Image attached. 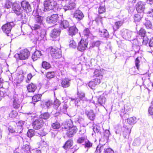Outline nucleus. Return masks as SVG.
<instances>
[{
    "instance_id": "nucleus-1",
    "label": "nucleus",
    "mask_w": 153,
    "mask_h": 153,
    "mask_svg": "<svg viewBox=\"0 0 153 153\" xmlns=\"http://www.w3.org/2000/svg\"><path fill=\"white\" fill-rule=\"evenodd\" d=\"M30 55L29 51L27 49H25L22 50L19 53L15 54L14 57L17 59L20 60H25L27 59Z\"/></svg>"
},
{
    "instance_id": "nucleus-2",
    "label": "nucleus",
    "mask_w": 153,
    "mask_h": 153,
    "mask_svg": "<svg viewBox=\"0 0 153 153\" xmlns=\"http://www.w3.org/2000/svg\"><path fill=\"white\" fill-rule=\"evenodd\" d=\"M68 124H67V127L65 128L63 131H66V134L68 137H71L76 133L77 128L76 126H73L72 123L70 124V126Z\"/></svg>"
},
{
    "instance_id": "nucleus-3",
    "label": "nucleus",
    "mask_w": 153,
    "mask_h": 153,
    "mask_svg": "<svg viewBox=\"0 0 153 153\" xmlns=\"http://www.w3.org/2000/svg\"><path fill=\"white\" fill-rule=\"evenodd\" d=\"M50 53L53 58L55 59H59L61 57V51L58 48H50Z\"/></svg>"
},
{
    "instance_id": "nucleus-4",
    "label": "nucleus",
    "mask_w": 153,
    "mask_h": 153,
    "mask_svg": "<svg viewBox=\"0 0 153 153\" xmlns=\"http://www.w3.org/2000/svg\"><path fill=\"white\" fill-rule=\"evenodd\" d=\"M146 3L142 1H140L137 2L136 5V9L138 13H144V11L145 9Z\"/></svg>"
},
{
    "instance_id": "nucleus-5",
    "label": "nucleus",
    "mask_w": 153,
    "mask_h": 153,
    "mask_svg": "<svg viewBox=\"0 0 153 153\" xmlns=\"http://www.w3.org/2000/svg\"><path fill=\"white\" fill-rule=\"evenodd\" d=\"M12 11L18 16L21 15L23 12V10L21 9L20 5L17 3H14L13 4L12 6Z\"/></svg>"
},
{
    "instance_id": "nucleus-6",
    "label": "nucleus",
    "mask_w": 153,
    "mask_h": 153,
    "mask_svg": "<svg viewBox=\"0 0 153 153\" xmlns=\"http://www.w3.org/2000/svg\"><path fill=\"white\" fill-rule=\"evenodd\" d=\"M44 122L41 118H39L35 120L33 123V128L35 129H39L40 128L43 126Z\"/></svg>"
},
{
    "instance_id": "nucleus-7",
    "label": "nucleus",
    "mask_w": 153,
    "mask_h": 153,
    "mask_svg": "<svg viewBox=\"0 0 153 153\" xmlns=\"http://www.w3.org/2000/svg\"><path fill=\"white\" fill-rule=\"evenodd\" d=\"M88 45V43L86 40L81 39L78 43L77 49L80 51H83L86 49Z\"/></svg>"
},
{
    "instance_id": "nucleus-8",
    "label": "nucleus",
    "mask_w": 153,
    "mask_h": 153,
    "mask_svg": "<svg viewBox=\"0 0 153 153\" xmlns=\"http://www.w3.org/2000/svg\"><path fill=\"white\" fill-rule=\"evenodd\" d=\"M58 18L59 17L57 14H53L47 17L46 19V21L49 23L54 24L58 21Z\"/></svg>"
},
{
    "instance_id": "nucleus-9",
    "label": "nucleus",
    "mask_w": 153,
    "mask_h": 153,
    "mask_svg": "<svg viewBox=\"0 0 153 153\" xmlns=\"http://www.w3.org/2000/svg\"><path fill=\"white\" fill-rule=\"evenodd\" d=\"M21 4L22 7L26 12H29L31 11L30 5L27 1L25 0L22 1Z\"/></svg>"
},
{
    "instance_id": "nucleus-10",
    "label": "nucleus",
    "mask_w": 153,
    "mask_h": 153,
    "mask_svg": "<svg viewBox=\"0 0 153 153\" xmlns=\"http://www.w3.org/2000/svg\"><path fill=\"white\" fill-rule=\"evenodd\" d=\"M12 28V26L10 23H8L7 24L3 25L2 28L3 32L5 33L7 36L10 33Z\"/></svg>"
},
{
    "instance_id": "nucleus-11",
    "label": "nucleus",
    "mask_w": 153,
    "mask_h": 153,
    "mask_svg": "<svg viewBox=\"0 0 153 153\" xmlns=\"http://www.w3.org/2000/svg\"><path fill=\"white\" fill-rule=\"evenodd\" d=\"M52 1H45L44 3V10L45 11H47L53 9V6L55 4L52 3Z\"/></svg>"
},
{
    "instance_id": "nucleus-12",
    "label": "nucleus",
    "mask_w": 153,
    "mask_h": 153,
    "mask_svg": "<svg viewBox=\"0 0 153 153\" xmlns=\"http://www.w3.org/2000/svg\"><path fill=\"white\" fill-rule=\"evenodd\" d=\"M84 16L82 12L79 10H76L74 12V17L78 21L82 19Z\"/></svg>"
},
{
    "instance_id": "nucleus-13",
    "label": "nucleus",
    "mask_w": 153,
    "mask_h": 153,
    "mask_svg": "<svg viewBox=\"0 0 153 153\" xmlns=\"http://www.w3.org/2000/svg\"><path fill=\"white\" fill-rule=\"evenodd\" d=\"M75 4L74 2V1H71L68 2V4L64 6V9L65 10H71L73 9L75 7Z\"/></svg>"
},
{
    "instance_id": "nucleus-14",
    "label": "nucleus",
    "mask_w": 153,
    "mask_h": 153,
    "mask_svg": "<svg viewBox=\"0 0 153 153\" xmlns=\"http://www.w3.org/2000/svg\"><path fill=\"white\" fill-rule=\"evenodd\" d=\"M60 33V30L58 29H53L51 33V36L53 39L58 37Z\"/></svg>"
},
{
    "instance_id": "nucleus-15",
    "label": "nucleus",
    "mask_w": 153,
    "mask_h": 153,
    "mask_svg": "<svg viewBox=\"0 0 153 153\" xmlns=\"http://www.w3.org/2000/svg\"><path fill=\"white\" fill-rule=\"evenodd\" d=\"M100 82V80L98 78L93 79L88 84L89 86L92 88L97 85H98Z\"/></svg>"
},
{
    "instance_id": "nucleus-16",
    "label": "nucleus",
    "mask_w": 153,
    "mask_h": 153,
    "mask_svg": "<svg viewBox=\"0 0 153 153\" xmlns=\"http://www.w3.org/2000/svg\"><path fill=\"white\" fill-rule=\"evenodd\" d=\"M132 32L127 30H123L122 31V35L123 38L125 39H128L131 36Z\"/></svg>"
},
{
    "instance_id": "nucleus-17",
    "label": "nucleus",
    "mask_w": 153,
    "mask_h": 153,
    "mask_svg": "<svg viewBox=\"0 0 153 153\" xmlns=\"http://www.w3.org/2000/svg\"><path fill=\"white\" fill-rule=\"evenodd\" d=\"M70 84V80L68 78H65L62 80L61 85L63 88H67Z\"/></svg>"
},
{
    "instance_id": "nucleus-18",
    "label": "nucleus",
    "mask_w": 153,
    "mask_h": 153,
    "mask_svg": "<svg viewBox=\"0 0 153 153\" xmlns=\"http://www.w3.org/2000/svg\"><path fill=\"white\" fill-rule=\"evenodd\" d=\"M42 55L41 51L38 50H36L33 54L32 58L33 61L37 60Z\"/></svg>"
},
{
    "instance_id": "nucleus-19",
    "label": "nucleus",
    "mask_w": 153,
    "mask_h": 153,
    "mask_svg": "<svg viewBox=\"0 0 153 153\" xmlns=\"http://www.w3.org/2000/svg\"><path fill=\"white\" fill-rule=\"evenodd\" d=\"M78 32V30L76 27L73 26L70 27L68 30L69 34L71 36H73L75 35Z\"/></svg>"
},
{
    "instance_id": "nucleus-20",
    "label": "nucleus",
    "mask_w": 153,
    "mask_h": 153,
    "mask_svg": "<svg viewBox=\"0 0 153 153\" xmlns=\"http://www.w3.org/2000/svg\"><path fill=\"white\" fill-rule=\"evenodd\" d=\"M27 88L28 92H33L36 89V86L35 85L32 83L27 86Z\"/></svg>"
},
{
    "instance_id": "nucleus-21",
    "label": "nucleus",
    "mask_w": 153,
    "mask_h": 153,
    "mask_svg": "<svg viewBox=\"0 0 153 153\" xmlns=\"http://www.w3.org/2000/svg\"><path fill=\"white\" fill-rule=\"evenodd\" d=\"M73 144V142L71 140H68L66 142L63 147L65 149L67 150L68 149L71 148Z\"/></svg>"
},
{
    "instance_id": "nucleus-22",
    "label": "nucleus",
    "mask_w": 153,
    "mask_h": 153,
    "mask_svg": "<svg viewBox=\"0 0 153 153\" xmlns=\"http://www.w3.org/2000/svg\"><path fill=\"white\" fill-rule=\"evenodd\" d=\"M40 26L39 25L35 24L33 25V26H32V30H38L37 31V34L38 35H39L41 37H42L44 36L43 35H42L41 34L39 33L40 31Z\"/></svg>"
},
{
    "instance_id": "nucleus-23",
    "label": "nucleus",
    "mask_w": 153,
    "mask_h": 153,
    "mask_svg": "<svg viewBox=\"0 0 153 153\" xmlns=\"http://www.w3.org/2000/svg\"><path fill=\"white\" fill-rule=\"evenodd\" d=\"M143 14H137L134 15V19L135 22H139L140 21L143 17Z\"/></svg>"
},
{
    "instance_id": "nucleus-24",
    "label": "nucleus",
    "mask_w": 153,
    "mask_h": 153,
    "mask_svg": "<svg viewBox=\"0 0 153 153\" xmlns=\"http://www.w3.org/2000/svg\"><path fill=\"white\" fill-rule=\"evenodd\" d=\"M69 26V23L66 20H64L62 21L60 24L61 27L64 28H66Z\"/></svg>"
},
{
    "instance_id": "nucleus-25",
    "label": "nucleus",
    "mask_w": 153,
    "mask_h": 153,
    "mask_svg": "<svg viewBox=\"0 0 153 153\" xmlns=\"http://www.w3.org/2000/svg\"><path fill=\"white\" fill-rule=\"evenodd\" d=\"M87 116L88 118L91 120H93L95 118V115L93 110H90L88 113Z\"/></svg>"
},
{
    "instance_id": "nucleus-26",
    "label": "nucleus",
    "mask_w": 153,
    "mask_h": 153,
    "mask_svg": "<svg viewBox=\"0 0 153 153\" xmlns=\"http://www.w3.org/2000/svg\"><path fill=\"white\" fill-rule=\"evenodd\" d=\"M122 22L121 21L116 22L115 25L113 26L114 30H116L117 29H118L122 25Z\"/></svg>"
},
{
    "instance_id": "nucleus-27",
    "label": "nucleus",
    "mask_w": 153,
    "mask_h": 153,
    "mask_svg": "<svg viewBox=\"0 0 153 153\" xmlns=\"http://www.w3.org/2000/svg\"><path fill=\"white\" fill-rule=\"evenodd\" d=\"M136 118L135 117H132L128 118L127 119L128 123L130 125H133L136 123Z\"/></svg>"
},
{
    "instance_id": "nucleus-28",
    "label": "nucleus",
    "mask_w": 153,
    "mask_h": 153,
    "mask_svg": "<svg viewBox=\"0 0 153 153\" xmlns=\"http://www.w3.org/2000/svg\"><path fill=\"white\" fill-rule=\"evenodd\" d=\"M50 117V115L48 113H45L40 116L39 118L43 119L45 120L48 119Z\"/></svg>"
},
{
    "instance_id": "nucleus-29",
    "label": "nucleus",
    "mask_w": 153,
    "mask_h": 153,
    "mask_svg": "<svg viewBox=\"0 0 153 153\" xmlns=\"http://www.w3.org/2000/svg\"><path fill=\"white\" fill-rule=\"evenodd\" d=\"M42 67L46 69H49L51 67V65L49 63L46 62H43L42 64Z\"/></svg>"
},
{
    "instance_id": "nucleus-30",
    "label": "nucleus",
    "mask_w": 153,
    "mask_h": 153,
    "mask_svg": "<svg viewBox=\"0 0 153 153\" xmlns=\"http://www.w3.org/2000/svg\"><path fill=\"white\" fill-rule=\"evenodd\" d=\"M83 34L87 38L91 35V34L88 28H86L83 31Z\"/></svg>"
},
{
    "instance_id": "nucleus-31",
    "label": "nucleus",
    "mask_w": 153,
    "mask_h": 153,
    "mask_svg": "<svg viewBox=\"0 0 153 153\" xmlns=\"http://www.w3.org/2000/svg\"><path fill=\"white\" fill-rule=\"evenodd\" d=\"M41 95L37 94L34 95L32 98L33 101V102H37L40 100Z\"/></svg>"
},
{
    "instance_id": "nucleus-32",
    "label": "nucleus",
    "mask_w": 153,
    "mask_h": 153,
    "mask_svg": "<svg viewBox=\"0 0 153 153\" xmlns=\"http://www.w3.org/2000/svg\"><path fill=\"white\" fill-rule=\"evenodd\" d=\"M101 32V35H102L104 37H108V33L107 30L103 29L102 30L100 31Z\"/></svg>"
},
{
    "instance_id": "nucleus-33",
    "label": "nucleus",
    "mask_w": 153,
    "mask_h": 153,
    "mask_svg": "<svg viewBox=\"0 0 153 153\" xmlns=\"http://www.w3.org/2000/svg\"><path fill=\"white\" fill-rule=\"evenodd\" d=\"M46 75L47 78L51 79L54 77V73L53 72H48L46 73Z\"/></svg>"
},
{
    "instance_id": "nucleus-34",
    "label": "nucleus",
    "mask_w": 153,
    "mask_h": 153,
    "mask_svg": "<svg viewBox=\"0 0 153 153\" xmlns=\"http://www.w3.org/2000/svg\"><path fill=\"white\" fill-rule=\"evenodd\" d=\"M17 112L15 111H12L9 114V117L12 118H15L17 115Z\"/></svg>"
},
{
    "instance_id": "nucleus-35",
    "label": "nucleus",
    "mask_w": 153,
    "mask_h": 153,
    "mask_svg": "<svg viewBox=\"0 0 153 153\" xmlns=\"http://www.w3.org/2000/svg\"><path fill=\"white\" fill-rule=\"evenodd\" d=\"M13 105L14 108H17L20 106L19 102L15 99H14L13 100Z\"/></svg>"
},
{
    "instance_id": "nucleus-36",
    "label": "nucleus",
    "mask_w": 153,
    "mask_h": 153,
    "mask_svg": "<svg viewBox=\"0 0 153 153\" xmlns=\"http://www.w3.org/2000/svg\"><path fill=\"white\" fill-rule=\"evenodd\" d=\"M77 95L78 97L81 100L83 99L85 97L84 93L81 91H78Z\"/></svg>"
},
{
    "instance_id": "nucleus-37",
    "label": "nucleus",
    "mask_w": 153,
    "mask_h": 153,
    "mask_svg": "<svg viewBox=\"0 0 153 153\" xmlns=\"http://www.w3.org/2000/svg\"><path fill=\"white\" fill-rule=\"evenodd\" d=\"M34 135V130L32 129H30L28 131L27 133V136L29 137H31Z\"/></svg>"
},
{
    "instance_id": "nucleus-38",
    "label": "nucleus",
    "mask_w": 153,
    "mask_h": 153,
    "mask_svg": "<svg viewBox=\"0 0 153 153\" xmlns=\"http://www.w3.org/2000/svg\"><path fill=\"white\" fill-rule=\"evenodd\" d=\"M10 0V1H7L5 4V7L7 9L10 8L12 6H13V4L12 2L11 1L12 0Z\"/></svg>"
},
{
    "instance_id": "nucleus-39",
    "label": "nucleus",
    "mask_w": 153,
    "mask_h": 153,
    "mask_svg": "<svg viewBox=\"0 0 153 153\" xmlns=\"http://www.w3.org/2000/svg\"><path fill=\"white\" fill-rule=\"evenodd\" d=\"M94 75L96 76H101L102 77V75L101 74V70L98 69H96L94 72Z\"/></svg>"
},
{
    "instance_id": "nucleus-40",
    "label": "nucleus",
    "mask_w": 153,
    "mask_h": 153,
    "mask_svg": "<svg viewBox=\"0 0 153 153\" xmlns=\"http://www.w3.org/2000/svg\"><path fill=\"white\" fill-rule=\"evenodd\" d=\"M146 32L144 29H141L139 31V35L142 37H144Z\"/></svg>"
},
{
    "instance_id": "nucleus-41",
    "label": "nucleus",
    "mask_w": 153,
    "mask_h": 153,
    "mask_svg": "<svg viewBox=\"0 0 153 153\" xmlns=\"http://www.w3.org/2000/svg\"><path fill=\"white\" fill-rule=\"evenodd\" d=\"M52 127L54 129H58L60 127V124L58 122H56L52 124Z\"/></svg>"
},
{
    "instance_id": "nucleus-42",
    "label": "nucleus",
    "mask_w": 153,
    "mask_h": 153,
    "mask_svg": "<svg viewBox=\"0 0 153 153\" xmlns=\"http://www.w3.org/2000/svg\"><path fill=\"white\" fill-rule=\"evenodd\" d=\"M69 46L70 47L75 48L76 47V43L74 40H71L70 42Z\"/></svg>"
},
{
    "instance_id": "nucleus-43",
    "label": "nucleus",
    "mask_w": 153,
    "mask_h": 153,
    "mask_svg": "<svg viewBox=\"0 0 153 153\" xmlns=\"http://www.w3.org/2000/svg\"><path fill=\"white\" fill-rule=\"evenodd\" d=\"M105 98L103 97H100L98 99V101L99 104L101 105L104 103L105 102Z\"/></svg>"
},
{
    "instance_id": "nucleus-44",
    "label": "nucleus",
    "mask_w": 153,
    "mask_h": 153,
    "mask_svg": "<svg viewBox=\"0 0 153 153\" xmlns=\"http://www.w3.org/2000/svg\"><path fill=\"white\" fill-rule=\"evenodd\" d=\"M85 140L84 137H80L78 139L77 142L79 143H82Z\"/></svg>"
},
{
    "instance_id": "nucleus-45",
    "label": "nucleus",
    "mask_w": 153,
    "mask_h": 153,
    "mask_svg": "<svg viewBox=\"0 0 153 153\" xmlns=\"http://www.w3.org/2000/svg\"><path fill=\"white\" fill-rule=\"evenodd\" d=\"M100 129V127L97 126H96L93 128V131L95 133L99 132Z\"/></svg>"
},
{
    "instance_id": "nucleus-46",
    "label": "nucleus",
    "mask_w": 153,
    "mask_h": 153,
    "mask_svg": "<svg viewBox=\"0 0 153 153\" xmlns=\"http://www.w3.org/2000/svg\"><path fill=\"white\" fill-rule=\"evenodd\" d=\"M60 102L59 100L57 99H56L54 102L53 104L57 107L60 105Z\"/></svg>"
},
{
    "instance_id": "nucleus-47",
    "label": "nucleus",
    "mask_w": 153,
    "mask_h": 153,
    "mask_svg": "<svg viewBox=\"0 0 153 153\" xmlns=\"http://www.w3.org/2000/svg\"><path fill=\"white\" fill-rule=\"evenodd\" d=\"M105 11V9L103 7H100L99 8V12L100 14L103 13Z\"/></svg>"
},
{
    "instance_id": "nucleus-48",
    "label": "nucleus",
    "mask_w": 153,
    "mask_h": 153,
    "mask_svg": "<svg viewBox=\"0 0 153 153\" xmlns=\"http://www.w3.org/2000/svg\"><path fill=\"white\" fill-rule=\"evenodd\" d=\"M105 153H114V151L111 148H108L104 149Z\"/></svg>"
},
{
    "instance_id": "nucleus-49",
    "label": "nucleus",
    "mask_w": 153,
    "mask_h": 153,
    "mask_svg": "<svg viewBox=\"0 0 153 153\" xmlns=\"http://www.w3.org/2000/svg\"><path fill=\"white\" fill-rule=\"evenodd\" d=\"M85 147H90L92 146V144L89 141L87 140L85 141Z\"/></svg>"
},
{
    "instance_id": "nucleus-50",
    "label": "nucleus",
    "mask_w": 153,
    "mask_h": 153,
    "mask_svg": "<svg viewBox=\"0 0 153 153\" xmlns=\"http://www.w3.org/2000/svg\"><path fill=\"white\" fill-rule=\"evenodd\" d=\"M145 26L147 28H150L152 27V25L150 22L149 21H147L145 23Z\"/></svg>"
},
{
    "instance_id": "nucleus-51",
    "label": "nucleus",
    "mask_w": 153,
    "mask_h": 153,
    "mask_svg": "<svg viewBox=\"0 0 153 153\" xmlns=\"http://www.w3.org/2000/svg\"><path fill=\"white\" fill-rule=\"evenodd\" d=\"M42 18L41 16H37L36 19V22L39 23L42 22Z\"/></svg>"
},
{
    "instance_id": "nucleus-52",
    "label": "nucleus",
    "mask_w": 153,
    "mask_h": 153,
    "mask_svg": "<svg viewBox=\"0 0 153 153\" xmlns=\"http://www.w3.org/2000/svg\"><path fill=\"white\" fill-rule=\"evenodd\" d=\"M45 105L48 107L53 104V102L51 100H48L45 102Z\"/></svg>"
},
{
    "instance_id": "nucleus-53",
    "label": "nucleus",
    "mask_w": 153,
    "mask_h": 153,
    "mask_svg": "<svg viewBox=\"0 0 153 153\" xmlns=\"http://www.w3.org/2000/svg\"><path fill=\"white\" fill-rule=\"evenodd\" d=\"M149 114L151 115H153V105H152L149 109Z\"/></svg>"
},
{
    "instance_id": "nucleus-54",
    "label": "nucleus",
    "mask_w": 153,
    "mask_h": 153,
    "mask_svg": "<svg viewBox=\"0 0 153 153\" xmlns=\"http://www.w3.org/2000/svg\"><path fill=\"white\" fill-rule=\"evenodd\" d=\"M140 63V61H139L138 58H137L135 61V65L137 69H138L139 68V63Z\"/></svg>"
},
{
    "instance_id": "nucleus-55",
    "label": "nucleus",
    "mask_w": 153,
    "mask_h": 153,
    "mask_svg": "<svg viewBox=\"0 0 153 153\" xmlns=\"http://www.w3.org/2000/svg\"><path fill=\"white\" fill-rule=\"evenodd\" d=\"M92 45L93 47H94V46L98 47L100 45V42L99 41H97L95 42H93Z\"/></svg>"
},
{
    "instance_id": "nucleus-56",
    "label": "nucleus",
    "mask_w": 153,
    "mask_h": 153,
    "mask_svg": "<svg viewBox=\"0 0 153 153\" xmlns=\"http://www.w3.org/2000/svg\"><path fill=\"white\" fill-rule=\"evenodd\" d=\"M134 143L136 145H139L140 143V140L139 138H137L134 140Z\"/></svg>"
},
{
    "instance_id": "nucleus-57",
    "label": "nucleus",
    "mask_w": 153,
    "mask_h": 153,
    "mask_svg": "<svg viewBox=\"0 0 153 153\" xmlns=\"http://www.w3.org/2000/svg\"><path fill=\"white\" fill-rule=\"evenodd\" d=\"M32 74H30L27 75V79L26 80V82H28L32 78Z\"/></svg>"
},
{
    "instance_id": "nucleus-58",
    "label": "nucleus",
    "mask_w": 153,
    "mask_h": 153,
    "mask_svg": "<svg viewBox=\"0 0 153 153\" xmlns=\"http://www.w3.org/2000/svg\"><path fill=\"white\" fill-rule=\"evenodd\" d=\"M149 45L150 47H153V37L151 38L149 42Z\"/></svg>"
},
{
    "instance_id": "nucleus-59",
    "label": "nucleus",
    "mask_w": 153,
    "mask_h": 153,
    "mask_svg": "<svg viewBox=\"0 0 153 153\" xmlns=\"http://www.w3.org/2000/svg\"><path fill=\"white\" fill-rule=\"evenodd\" d=\"M105 135L106 137L109 136L110 134V133L109 131L108 130H106L104 132Z\"/></svg>"
},
{
    "instance_id": "nucleus-60",
    "label": "nucleus",
    "mask_w": 153,
    "mask_h": 153,
    "mask_svg": "<svg viewBox=\"0 0 153 153\" xmlns=\"http://www.w3.org/2000/svg\"><path fill=\"white\" fill-rule=\"evenodd\" d=\"M23 149L25 150H28L29 149V146L28 145H25L23 146Z\"/></svg>"
},
{
    "instance_id": "nucleus-61",
    "label": "nucleus",
    "mask_w": 153,
    "mask_h": 153,
    "mask_svg": "<svg viewBox=\"0 0 153 153\" xmlns=\"http://www.w3.org/2000/svg\"><path fill=\"white\" fill-rule=\"evenodd\" d=\"M147 2L151 5H153V0H147Z\"/></svg>"
},
{
    "instance_id": "nucleus-62",
    "label": "nucleus",
    "mask_w": 153,
    "mask_h": 153,
    "mask_svg": "<svg viewBox=\"0 0 153 153\" xmlns=\"http://www.w3.org/2000/svg\"><path fill=\"white\" fill-rule=\"evenodd\" d=\"M4 97V95L3 91H0V100L1 98Z\"/></svg>"
},
{
    "instance_id": "nucleus-63",
    "label": "nucleus",
    "mask_w": 153,
    "mask_h": 153,
    "mask_svg": "<svg viewBox=\"0 0 153 153\" xmlns=\"http://www.w3.org/2000/svg\"><path fill=\"white\" fill-rule=\"evenodd\" d=\"M148 13L150 14V16H153V10L152 9L150 11L148 12Z\"/></svg>"
},
{
    "instance_id": "nucleus-64",
    "label": "nucleus",
    "mask_w": 153,
    "mask_h": 153,
    "mask_svg": "<svg viewBox=\"0 0 153 153\" xmlns=\"http://www.w3.org/2000/svg\"><path fill=\"white\" fill-rule=\"evenodd\" d=\"M16 139L19 140H22V138L19 136H17L16 137Z\"/></svg>"
}]
</instances>
